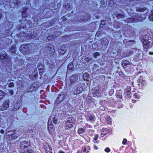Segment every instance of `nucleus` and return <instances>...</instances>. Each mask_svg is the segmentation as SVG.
<instances>
[{"mask_svg":"<svg viewBox=\"0 0 153 153\" xmlns=\"http://www.w3.org/2000/svg\"><path fill=\"white\" fill-rule=\"evenodd\" d=\"M132 102L133 103H135V102H136V100H132Z\"/></svg>","mask_w":153,"mask_h":153,"instance_id":"obj_55","label":"nucleus"},{"mask_svg":"<svg viewBox=\"0 0 153 153\" xmlns=\"http://www.w3.org/2000/svg\"><path fill=\"white\" fill-rule=\"evenodd\" d=\"M149 19L151 21H153V10L151 12V14L149 16Z\"/></svg>","mask_w":153,"mask_h":153,"instance_id":"obj_29","label":"nucleus"},{"mask_svg":"<svg viewBox=\"0 0 153 153\" xmlns=\"http://www.w3.org/2000/svg\"><path fill=\"white\" fill-rule=\"evenodd\" d=\"M85 127H84L83 128L81 127L79 128L77 131L78 134L79 135L82 134L85 131Z\"/></svg>","mask_w":153,"mask_h":153,"instance_id":"obj_22","label":"nucleus"},{"mask_svg":"<svg viewBox=\"0 0 153 153\" xmlns=\"http://www.w3.org/2000/svg\"><path fill=\"white\" fill-rule=\"evenodd\" d=\"M94 148L95 149H98V147L97 146H94Z\"/></svg>","mask_w":153,"mask_h":153,"instance_id":"obj_53","label":"nucleus"},{"mask_svg":"<svg viewBox=\"0 0 153 153\" xmlns=\"http://www.w3.org/2000/svg\"><path fill=\"white\" fill-rule=\"evenodd\" d=\"M82 151L84 152H85L86 153H88V151L86 149L85 147H83L82 149Z\"/></svg>","mask_w":153,"mask_h":153,"instance_id":"obj_41","label":"nucleus"},{"mask_svg":"<svg viewBox=\"0 0 153 153\" xmlns=\"http://www.w3.org/2000/svg\"><path fill=\"white\" fill-rule=\"evenodd\" d=\"M127 140L126 138H124L122 142V144L123 145H125L127 143Z\"/></svg>","mask_w":153,"mask_h":153,"instance_id":"obj_46","label":"nucleus"},{"mask_svg":"<svg viewBox=\"0 0 153 153\" xmlns=\"http://www.w3.org/2000/svg\"><path fill=\"white\" fill-rule=\"evenodd\" d=\"M15 49V47L14 46H13L11 48V51L13 52H14Z\"/></svg>","mask_w":153,"mask_h":153,"instance_id":"obj_49","label":"nucleus"},{"mask_svg":"<svg viewBox=\"0 0 153 153\" xmlns=\"http://www.w3.org/2000/svg\"><path fill=\"white\" fill-rule=\"evenodd\" d=\"M114 93V90L113 89H111L109 91V94L110 96H112Z\"/></svg>","mask_w":153,"mask_h":153,"instance_id":"obj_37","label":"nucleus"},{"mask_svg":"<svg viewBox=\"0 0 153 153\" xmlns=\"http://www.w3.org/2000/svg\"><path fill=\"white\" fill-rule=\"evenodd\" d=\"M99 135L98 134L95 135L93 142L94 143H99V140H98Z\"/></svg>","mask_w":153,"mask_h":153,"instance_id":"obj_20","label":"nucleus"},{"mask_svg":"<svg viewBox=\"0 0 153 153\" xmlns=\"http://www.w3.org/2000/svg\"><path fill=\"white\" fill-rule=\"evenodd\" d=\"M130 65L128 60H123L122 62L121 65L124 68H126L128 65Z\"/></svg>","mask_w":153,"mask_h":153,"instance_id":"obj_13","label":"nucleus"},{"mask_svg":"<svg viewBox=\"0 0 153 153\" xmlns=\"http://www.w3.org/2000/svg\"><path fill=\"white\" fill-rule=\"evenodd\" d=\"M87 119L91 121H94V117L93 115H88L87 116Z\"/></svg>","mask_w":153,"mask_h":153,"instance_id":"obj_25","label":"nucleus"},{"mask_svg":"<svg viewBox=\"0 0 153 153\" xmlns=\"http://www.w3.org/2000/svg\"><path fill=\"white\" fill-rule=\"evenodd\" d=\"M14 84L13 82L10 83L8 85V87L10 88H13L14 87Z\"/></svg>","mask_w":153,"mask_h":153,"instance_id":"obj_40","label":"nucleus"},{"mask_svg":"<svg viewBox=\"0 0 153 153\" xmlns=\"http://www.w3.org/2000/svg\"><path fill=\"white\" fill-rule=\"evenodd\" d=\"M1 14H0V19H1Z\"/></svg>","mask_w":153,"mask_h":153,"instance_id":"obj_60","label":"nucleus"},{"mask_svg":"<svg viewBox=\"0 0 153 153\" xmlns=\"http://www.w3.org/2000/svg\"><path fill=\"white\" fill-rule=\"evenodd\" d=\"M103 131L102 132V134L105 135L108 133V129L105 128L102 129Z\"/></svg>","mask_w":153,"mask_h":153,"instance_id":"obj_31","label":"nucleus"},{"mask_svg":"<svg viewBox=\"0 0 153 153\" xmlns=\"http://www.w3.org/2000/svg\"><path fill=\"white\" fill-rule=\"evenodd\" d=\"M100 55V53L97 52H96L94 53V56L95 58H96L97 56Z\"/></svg>","mask_w":153,"mask_h":153,"instance_id":"obj_42","label":"nucleus"},{"mask_svg":"<svg viewBox=\"0 0 153 153\" xmlns=\"http://www.w3.org/2000/svg\"><path fill=\"white\" fill-rule=\"evenodd\" d=\"M140 53L139 52L136 53L134 56V60L135 61H139L140 59Z\"/></svg>","mask_w":153,"mask_h":153,"instance_id":"obj_18","label":"nucleus"},{"mask_svg":"<svg viewBox=\"0 0 153 153\" xmlns=\"http://www.w3.org/2000/svg\"><path fill=\"white\" fill-rule=\"evenodd\" d=\"M126 1H127V0H126V1H125V2L124 1H123V4H125V3H126Z\"/></svg>","mask_w":153,"mask_h":153,"instance_id":"obj_57","label":"nucleus"},{"mask_svg":"<svg viewBox=\"0 0 153 153\" xmlns=\"http://www.w3.org/2000/svg\"><path fill=\"white\" fill-rule=\"evenodd\" d=\"M36 34H30V35H28L27 36L30 38L34 39V38H35L36 37Z\"/></svg>","mask_w":153,"mask_h":153,"instance_id":"obj_33","label":"nucleus"},{"mask_svg":"<svg viewBox=\"0 0 153 153\" xmlns=\"http://www.w3.org/2000/svg\"><path fill=\"white\" fill-rule=\"evenodd\" d=\"M56 33H58V34H57V35H56V36H54V38H55V36H56V37H57V36H58L59 35V34H59V32H55V33H54V34H55V35H56Z\"/></svg>","mask_w":153,"mask_h":153,"instance_id":"obj_52","label":"nucleus"},{"mask_svg":"<svg viewBox=\"0 0 153 153\" xmlns=\"http://www.w3.org/2000/svg\"><path fill=\"white\" fill-rule=\"evenodd\" d=\"M85 60L87 62H89L92 60V59L88 57H86L85 59Z\"/></svg>","mask_w":153,"mask_h":153,"instance_id":"obj_44","label":"nucleus"},{"mask_svg":"<svg viewBox=\"0 0 153 153\" xmlns=\"http://www.w3.org/2000/svg\"><path fill=\"white\" fill-rule=\"evenodd\" d=\"M74 66L73 63L70 62L68 65V70H73Z\"/></svg>","mask_w":153,"mask_h":153,"instance_id":"obj_26","label":"nucleus"},{"mask_svg":"<svg viewBox=\"0 0 153 153\" xmlns=\"http://www.w3.org/2000/svg\"><path fill=\"white\" fill-rule=\"evenodd\" d=\"M105 119L106 121V123L108 124H111V118L109 116H107L105 118Z\"/></svg>","mask_w":153,"mask_h":153,"instance_id":"obj_24","label":"nucleus"},{"mask_svg":"<svg viewBox=\"0 0 153 153\" xmlns=\"http://www.w3.org/2000/svg\"><path fill=\"white\" fill-rule=\"evenodd\" d=\"M113 14L118 19L123 18L125 17L124 15L121 13H118L117 12H115Z\"/></svg>","mask_w":153,"mask_h":153,"instance_id":"obj_12","label":"nucleus"},{"mask_svg":"<svg viewBox=\"0 0 153 153\" xmlns=\"http://www.w3.org/2000/svg\"><path fill=\"white\" fill-rule=\"evenodd\" d=\"M14 133L13 134H10V135H12L11 137L12 138H13V139H16L17 138V137H15L13 135V134H14Z\"/></svg>","mask_w":153,"mask_h":153,"instance_id":"obj_51","label":"nucleus"},{"mask_svg":"<svg viewBox=\"0 0 153 153\" xmlns=\"http://www.w3.org/2000/svg\"><path fill=\"white\" fill-rule=\"evenodd\" d=\"M114 27L116 28H119L121 27V26H123L122 28L121 31H119L120 33L122 32L123 35L126 37H128L130 36V35L132 33V28L130 25H122L121 23L120 22H117V21H114L113 24Z\"/></svg>","mask_w":153,"mask_h":153,"instance_id":"obj_2","label":"nucleus"},{"mask_svg":"<svg viewBox=\"0 0 153 153\" xmlns=\"http://www.w3.org/2000/svg\"><path fill=\"white\" fill-rule=\"evenodd\" d=\"M4 56H2L1 54H0V59L1 60H3V61L4 60H5V59H6L7 58V56L5 55L6 54L5 52H4Z\"/></svg>","mask_w":153,"mask_h":153,"instance_id":"obj_30","label":"nucleus"},{"mask_svg":"<svg viewBox=\"0 0 153 153\" xmlns=\"http://www.w3.org/2000/svg\"><path fill=\"white\" fill-rule=\"evenodd\" d=\"M62 50H61V49H59L58 50V52L60 53H61V54H64L65 52H64L63 51H62V52H61V51Z\"/></svg>","mask_w":153,"mask_h":153,"instance_id":"obj_50","label":"nucleus"},{"mask_svg":"<svg viewBox=\"0 0 153 153\" xmlns=\"http://www.w3.org/2000/svg\"><path fill=\"white\" fill-rule=\"evenodd\" d=\"M136 10L145 13L144 14H135L133 16L127 18L126 20L128 23H135L137 22H142L148 16V10L146 7L141 8L140 7H137Z\"/></svg>","mask_w":153,"mask_h":153,"instance_id":"obj_1","label":"nucleus"},{"mask_svg":"<svg viewBox=\"0 0 153 153\" xmlns=\"http://www.w3.org/2000/svg\"><path fill=\"white\" fill-rule=\"evenodd\" d=\"M45 149L46 153H51V149L48 145L45 146Z\"/></svg>","mask_w":153,"mask_h":153,"instance_id":"obj_19","label":"nucleus"},{"mask_svg":"<svg viewBox=\"0 0 153 153\" xmlns=\"http://www.w3.org/2000/svg\"><path fill=\"white\" fill-rule=\"evenodd\" d=\"M5 93L4 91H0V101L4 97Z\"/></svg>","mask_w":153,"mask_h":153,"instance_id":"obj_27","label":"nucleus"},{"mask_svg":"<svg viewBox=\"0 0 153 153\" xmlns=\"http://www.w3.org/2000/svg\"><path fill=\"white\" fill-rule=\"evenodd\" d=\"M64 95L63 94H59V95L58 98L56 100L57 102H61L63 100Z\"/></svg>","mask_w":153,"mask_h":153,"instance_id":"obj_23","label":"nucleus"},{"mask_svg":"<svg viewBox=\"0 0 153 153\" xmlns=\"http://www.w3.org/2000/svg\"><path fill=\"white\" fill-rule=\"evenodd\" d=\"M151 53H152V54L153 55V53H151V52H150V54Z\"/></svg>","mask_w":153,"mask_h":153,"instance_id":"obj_62","label":"nucleus"},{"mask_svg":"<svg viewBox=\"0 0 153 153\" xmlns=\"http://www.w3.org/2000/svg\"><path fill=\"white\" fill-rule=\"evenodd\" d=\"M83 78L84 80H87L88 78V74L87 73H84L82 75Z\"/></svg>","mask_w":153,"mask_h":153,"instance_id":"obj_28","label":"nucleus"},{"mask_svg":"<svg viewBox=\"0 0 153 153\" xmlns=\"http://www.w3.org/2000/svg\"><path fill=\"white\" fill-rule=\"evenodd\" d=\"M9 102L8 100H6L1 106V110L4 111L7 109L9 106Z\"/></svg>","mask_w":153,"mask_h":153,"instance_id":"obj_10","label":"nucleus"},{"mask_svg":"<svg viewBox=\"0 0 153 153\" xmlns=\"http://www.w3.org/2000/svg\"><path fill=\"white\" fill-rule=\"evenodd\" d=\"M90 16L89 14L87 13L84 18L82 19L80 22H86L90 19Z\"/></svg>","mask_w":153,"mask_h":153,"instance_id":"obj_17","label":"nucleus"},{"mask_svg":"<svg viewBox=\"0 0 153 153\" xmlns=\"http://www.w3.org/2000/svg\"><path fill=\"white\" fill-rule=\"evenodd\" d=\"M0 132L2 134H3L4 132V131L3 130H1L0 131Z\"/></svg>","mask_w":153,"mask_h":153,"instance_id":"obj_54","label":"nucleus"},{"mask_svg":"<svg viewBox=\"0 0 153 153\" xmlns=\"http://www.w3.org/2000/svg\"><path fill=\"white\" fill-rule=\"evenodd\" d=\"M83 90L82 87L79 86L74 90V93L75 95L79 94L81 93Z\"/></svg>","mask_w":153,"mask_h":153,"instance_id":"obj_9","label":"nucleus"},{"mask_svg":"<svg viewBox=\"0 0 153 153\" xmlns=\"http://www.w3.org/2000/svg\"><path fill=\"white\" fill-rule=\"evenodd\" d=\"M105 21L104 20H102L101 21V22L100 24V27H103V26L105 25Z\"/></svg>","mask_w":153,"mask_h":153,"instance_id":"obj_39","label":"nucleus"},{"mask_svg":"<svg viewBox=\"0 0 153 153\" xmlns=\"http://www.w3.org/2000/svg\"><path fill=\"white\" fill-rule=\"evenodd\" d=\"M122 91L121 90H119L117 91L115 95L117 98H122Z\"/></svg>","mask_w":153,"mask_h":153,"instance_id":"obj_16","label":"nucleus"},{"mask_svg":"<svg viewBox=\"0 0 153 153\" xmlns=\"http://www.w3.org/2000/svg\"><path fill=\"white\" fill-rule=\"evenodd\" d=\"M9 93H10L11 95H12L13 94V91L12 90H9Z\"/></svg>","mask_w":153,"mask_h":153,"instance_id":"obj_48","label":"nucleus"},{"mask_svg":"<svg viewBox=\"0 0 153 153\" xmlns=\"http://www.w3.org/2000/svg\"><path fill=\"white\" fill-rule=\"evenodd\" d=\"M144 49H148L150 46V42L148 40L143 39L142 41Z\"/></svg>","mask_w":153,"mask_h":153,"instance_id":"obj_5","label":"nucleus"},{"mask_svg":"<svg viewBox=\"0 0 153 153\" xmlns=\"http://www.w3.org/2000/svg\"><path fill=\"white\" fill-rule=\"evenodd\" d=\"M137 83L138 85L139 86V87L141 88H143L146 84V81L140 78L138 80Z\"/></svg>","mask_w":153,"mask_h":153,"instance_id":"obj_8","label":"nucleus"},{"mask_svg":"<svg viewBox=\"0 0 153 153\" xmlns=\"http://www.w3.org/2000/svg\"><path fill=\"white\" fill-rule=\"evenodd\" d=\"M133 97L137 99H138L140 98V97L137 95V93H135L133 95Z\"/></svg>","mask_w":153,"mask_h":153,"instance_id":"obj_43","label":"nucleus"},{"mask_svg":"<svg viewBox=\"0 0 153 153\" xmlns=\"http://www.w3.org/2000/svg\"><path fill=\"white\" fill-rule=\"evenodd\" d=\"M49 121H48V123L49 124Z\"/></svg>","mask_w":153,"mask_h":153,"instance_id":"obj_64","label":"nucleus"},{"mask_svg":"<svg viewBox=\"0 0 153 153\" xmlns=\"http://www.w3.org/2000/svg\"><path fill=\"white\" fill-rule=\"evenodd\" d=\"M63 7H64L65 8H66V5H65V4H64V5H63Z\"/></svg>","mask_w":153,"mask_h":153,"instance_id":"obj_58","label":"nucleus"},{"mask_svg":"<svg viewBox=\"0 0 153 153\" xmlns=\"http://www.w3.org/2000/svg\"><path fill=\"white\" fill-rule=\"evenodd\" d=\"M131 88L130 87H128L125 89L124 94L125 95V97L126 98L131 97Z\"/></svg>","mask_w":153,"mask_h":153,"instance_id":"obj_6","label":"nucleus"},{"mask_svg":"<svg viewBox=\"0 0 153 153\" xmlns=\"http://www.w3.org/2000/svg\"><path fill=\"white\" fill-rule=\"evenodd\" d=\"M67 6H68V8L69 7V6L68 5V4Z\"/></svg>","mask_w":153,"mask_h":153,"instance_id":"obj_61","label":"nucleus"},{"mask_svg":"<svg viewBox=\"0 0 153 153\" xmlns=\"http://www.w3.org/2000/svg\"><path fill=\"white\" fill-rule=\"evenodd\" d=\"M64 117H66V115H65V116H64Z\"/></svg>","mask_w":153,"mask_h":153,"instance_id":"obj_63","label":"nucleus"},{"mask_svg":"<svg viewBox=\"0 0 153 153\" xmlns=\"http://www.w3.org/2000/svg\"><path fill=\"white\" fill-rule=\"evenodd\" d=\"M104 151L107 153L109 152H110V149L108 147H107L105 148Z\"/></svg>","mask_w":153,"mask_h":153,"instance_id":"obj_45","label":"nucleus"},{"mask_svg":"<svg viewBox=\"0 0 153 153\" xmlns=\"http://www.w3.org/2000/svg\"><path fill=\"white\" fill-rule=\"evenodd\" d=\"M78 78V77L77 75L74 74L73 75L70 77V81L71 83L73 84L74 83L77 82Z\"/></svg>","mask_w":153,"mask_h":153,"instance_id":"obj_11","label":"nucleus"},{"mask_svg":"<svg viewBox=\"0 0 153 153\" xmlns=\"http://www.w3.org/2000/svg\"><path fill=\"white\" fill-rule=\"evenodd\" d=\"M39 74L40 75H42V73H41V72L40 71H39Z\"/></svg>","mask_w":153,"mask_h":153,"instance_id":"obj_59","label":"nucleus"},{"mask_svg":"<svg viewBox=\"0 0 153 153\" xmlns=\"http://www.w3.org/2000/svg\"><path fill=\"white\" fill-rule=\"evenodd\" d=\"M71 118H69L68 119V128H71L73 127L74 124L72 122H70Z\"/></svg>","mask_w":153,"mask_h":153,"instance_id":"obj_21","label":"nucleus"},{"mask_svg":"<svg viewBox=\"0 0 153 153\" xmlns=\"http://www.w3.org/2000/svg\"><path fill=\"white\" fill-rule=\"evenodd\" d=\"M20 142V148L21 153H34L30 149L31 146L30 143L27 141H21Z\"/></svg>","mask_w":153,"mask_h":153,"instance_id":"obj_3","label":"nucleus"},{"mask_svg":"<svg viewBox=\"0 0 153 153\" xmlns=\"http://www.w3.org/2000/svg\"><path fill=\"white\" fill-rule=\"evenodd\" d=\"M93 99L91 97L88 96L86 99V101L88 103H89L92 101Z\"/></svg>","mask_w":153,"mask_h":153,"instance_id":"obj_32","label":"nucleus"},{"mask_svg":"<svg viewBox=\"0 0 153 153\" xmlns=\"http://www.w3.org/2000/svg\"><path fill=\"white\" fill-rule=\"evenodd\" d=\"M26 9H24L23 10V11L22 12V16L23 17H25L26 16L27 13L26 11Z\"/></svg>","mask_w":153,"mask_h":153,"instance_id":"obj_36","label":"nucleus"},{"mask_svg":"<svg viewBox=\"0 0 153 153\" xmlns=\"http://www.w3.org/2000/svg\"><path fill=\"white\" fill-rule=\"evenodd\" d=\"M59 153H65V152H63V151H59Z\"/></svg>","mask_w":153,"mask_h":153,"instance_id":"obj_56","label":"nucleus"},{"mask_svg":"<svg viewBox=\"0 0 153 153\" xmlns=\"http://www.w3.org/2000/svg\"><path fill=\"white\" fill-rule=\"evenodd\" d=\"M132 52V51H131L127 52H125L124 53V55H125L126 56H128L131 55Z\"/></svg>","mask_w":153,"mask_h":153,"instance_id":"obj_35","label":"nucleus"},{"mask_svg":"<svg viewBox=\"0 0 153 153\" xmlns=\"http://www.w3.org/2000/svg\"><path fill=\"white\" fill-rule=\"evenodd\" d=\"M29 46L30 45H23L21 46L20 48V50L21 52L24 54H26L29 53L30 52Z\"/></svg>","mask_w":153,"mask_h":153,"instance_id":"obj_4","label":"nucleus"},{"mask_svg":"<svg viewBox=\"0 0 153 153\" xmlns=\"http://www.w3.org/2000/svg\"><path fill=\"white\" fill-rule=\"evenodd\" d=\"M101 89L100 88H98L95 92L93 93V95L94 97H100L101 96Z\"/></svg>","mask_w":153,"mask_h":153,"instance_id":"obj_15","label":"nucleus"},{"mask_svg":"<svg viewBox=\"0 0 153 153\" xmlns=\"http://www.w3.org/2000/svg\"><path fill=\"white\" fill-rule=\"evenodd\" d=\"M85 128H92V126L90 125H89L88 124H85V127H84Z\"/></svg>","mask_w":153,"mask_h":153,"instance_id":"obj_47","label":"nucleus"},{"mask_svg":"<svg viewBox=\"0 0 153 153\" xmlns=\"http://www.w3.org/2000/svg\"><path fill=\"white\" fill-rule=\"evenodd\" d=\"M101 44L102 46L104 45L106 47L107 46L109 41L106 38H103L101 39Z\"/></svg>","mask_w":153,"mask_h":153,"instance_id":"obj_14","label":"nucleus"},{"mask_svg":"<svg viewBox=\"0 0 153 153\" xmlns=\"http://www.w3.org/2000/svg\"><path fill=\"white\" fill-rule=\"evenodd\" d=\"M50 126H48V131L49 132V133L50 134H52L53 133V132L54 130L53 129V128H52L51 129L52 130H51L50 127Z\"/></svg>","mask_w":153,"mask_h":153,"instance_id":"obj_38","label":"nucleus"},{"mask_svg":"<svg viewBox=\"0 0 153 153\" xmlns=\"http://www.w3.org/2000/svg\"><path fill=\"white\" fill-rule=\"evenodd\" d=\"M123 43L126 47H130L132 46L134 43V42L131 40H128L127 39H125L123 41Z\"/></svg>","mask_w":153,"mask_h":153,"instance_id":"obj_7","label":"nucleus"},{"mask_svg":"<svg viewBox=\"0 0 153 153\" xmlns=\"http://www.w3.org/2000/svg\"><path fill=\"white\" fill-rule=\"evenodd\" d=\"M53 121L54 124H56L58 123L57 118L56 117H54L53 118Z\"/></svg>","mask_w":153,"mask_h":153,"instance_id":"obj_34","label":"nucleus"}]
</instances>
